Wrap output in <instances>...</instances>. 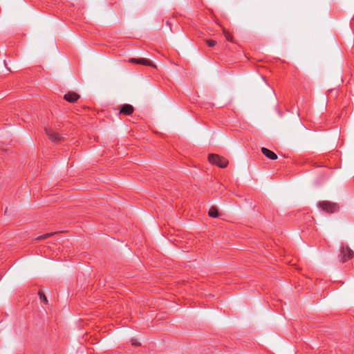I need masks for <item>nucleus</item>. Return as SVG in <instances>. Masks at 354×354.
<instances>
[{
    "label": "nucleus",
    "instance_id": "1a4fd4ad",
    "mask_svg": "<svg viewBox=\"0 0 354 354\" xmlns=\"http://www.w3.org/2000/svg\"><path fill=\"white\" fill-rule=\"evenodd\" d=\"M209 216L213 218H217L218 216V212L216 207H212L208 212Z\"/></svg>",
    "mask_w": 354,
    "mask_h": 354
},
{
    "label": "nucleus",
    "instance_id": "9b49d317",
    "mask_svg": "<svg viewBox=\"0 0 354 354\" xmlns=\"http://www.w3.org/2000/svg\"><path fill=\"white\" fill-rule=\"evenodd\" d=\"M39 298L44 303V304H47L48 303V300H47V298L45 296V295L44 294L43 292L41 291H39Z\"/></svg>",
    "mask_w": 354,
    "mask_h": 354
},
{
    "label": "nucleus",
    "instance_id": "20e7f679",
    "mask_svg": "<svg viewBox=\"0 0 354 354\" xmlns=\"http://www.w3.org/2000/svg\"><path fill=\"white\" fill-rule=\"evenodd\" d=\"M129 62L133 64L156 67L151 60L146 58H130Z\"/></svg>",
    "mask_w": 354,
    "mask_h": 354
},
{
    "label": "nucleus",
    "instance_id": "6e6552de",
    "mask_svg": "<svg viewBox=\"0 0 354 354\" xmlns=\"http://www.w3.org/2000/svg\"><path fill=\"white\" fill-rule=\"evenodd\" d=\"M133 112V107L131 104H126L123 105L120 109V113L129 115Z\"/></svg>",
    "mask_w": 354,
    "mask_h": 354
},
{
    "label": "nucleus",
    "instance_id": "f257e3e1",
    "mask_svg": "<svg viewBox=\"0 0 354 354\" xmlns=\"http://www.w3.org/2000/svg\"><path fill=\"white\" fill-rule=\"evenodd\" d=\"M208 160L212 164L216 165L221 168L227 167L228 162L225 158L216 154H209Z\"/></svg>",
    "mask_w": 354,
    "mask_h": 354
},
{
    "label": "nucleus",
    "instance_id": "4468645a",
    "mask_svg": "<svg viewBox=\"0 0 354 354\" xmlns=\"http://www.w3.org/2000/svg\"><path fill=\"white\" fill-rule=\"evenodd\" d=\"M131 344L133 346H138V345H140V343L136 339H132Z\"/></svg>",
    "mask_w": 354,
    "mask_h": 354
},
{
    "label": "nucleus",
    "instance_id": "f03ea898",
    "mask_svg": "<svg viewBox=\"0 0 354 354\" xmlns=\"http://www.w3.org/2000/svg\"><path fill=\"white\" fill-rule=\"evenodd\" d=\"M319 207L327 213H333L338 210L337 204L329 201H322L319 203Z\"/></svg>",
    "mask_w": 354,
    "mask_h": 354
},
{
    "label": "nucleus",
    "instance_id": "423d86ee",
    "mask_svg": "<svg viewBox=\"0 0 354 354\" xmlns=\"http://www.w3.org/2000/svg\"><path fill=\"white\" fill-rule=\"evenodd\" d=\"M64 98L66 101L73 103V102H76L80 98V96L76 93L68 92V93L64 95Z\"/></svg>",
    "mask_w": 354,
    "mask_h": 354
},
{
    "label": "nucleus",
    "instance_id": "ddd939ff",
    "mask_svg": "<svg viewBox=\"0 0 354 354\" xmlns=\"http://www.w3.org/2000/svg\"><path fill=\"white\" fill-rule=\"evenodd\" d=\"M50 235V234H44L42 236H39L38 239H44L48 237Z\"/></svg>",
    "mask_w": 354,
    "mask_h": 354
},
{
    "label": "nucleus",
    "instance_id": "f8f14e48",
    "mask_svg": "<svg viewBox=\"0 0 354 354\" xmlns=\"http://www.w3.org/2000/svg\"><path fill=\"white\" fill-rule=\"evenodd\" d=\"M206 43L209 47H213L216 44V41L212 39H207Z\"/></svg>",
    "mask_w": 354,
    "mask_h": 354
},
{
    "label": "nucleus",
    "instance_id": "7ed1b4c3",
    "mask_svg": "<svg viewBox=\"0 0 354 354\" xmlns=\"http://www.w3.org/2000/svg\"><path fill=\"white\" fill-rule=\"evenodd\" d=\"M354 257V252L348 246H342L339 254V261L346 262Z\"/></svg>",
    "mask_w": 354,
    "mask_h": 354
},
{
    "label": "nucleus",
    "instance_id": "39448f33",
    "mask_svg": "<svg viewBox=\"0 0 354 354\" xmlns=\"http://www.w3.org/2000/svg\"><path fill=\"white\" fill-rule=\"evenodd\" d=\"M45 131L53 142L59 143L62 140V137L59 133L47 128L45 129Z\"/></svg>",
    "mask_w": 354,
    "mask_h": 354
},
{
    "label": "nucleus",
    "instance_id": "0eeeda50",
    "mask_svg": "<svg viewBox=\"0 0 354 354\" xmlns=\"http://www.w3.org/2000/svg\"><path fill=\"white\" fill-rule=\"evenodd\" d=\"M261 152L265 156L270 160H276L277 158V156L275 153L266 147L261 148Z\"/></svg>",
    "mask_w": 354,
    "mask_h": 354
},
{
    "label": "nucleus",
    "instance_id": "9d476101",
    "mask_svg": "<svg viewBox=\"0 0 354 354\" xmlns=\"http://www.w3.org/2000/svg\"><path fill=\"white\" fill-rule=\"evenodd\" d=\"M223 34H224L225 39L227 41H229L230 42H233V37L230 32H228L226 30L223 29Z\"/></svg>",
    "mask_w": 354,
    "mask_h": 354
}]
</instances>
